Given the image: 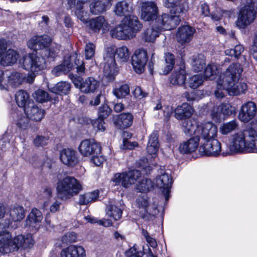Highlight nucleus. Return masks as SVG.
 <instances>
[{
    "label": "nucleus",
    "mask_w": 257,
    "mask_h": 257,
    "mask_svg": "<svg viewBox=\"0 0 257 257\" xmlns=\"http://www.w3.org/2000/svg\"><path fill=\"white\" fill-rule=\"evenodd\" d=\"M15 100L17 104L24 109L31 105L34 101L30 97L29 94L25 91L21 90L15 94Z\"/></svg>",
    "instance_id": "39"
},
{
    "label": "nucleus",
    "mask_w": 257,
    "mask_h": 257,
    "mask_svg": "<svg viewBox=\"0 0 257 257\" xmlns=\"http://www.w3.org/2000/svg\"><path fill=\"white\" fill-rule=\"evenodd\" d=\"M256 140L255 127L249 126L232 136L230 150L237 153L255 152Z\"/></svg>",
    "instance_id": "3"
},
{
    "label": "nucleus",
    "mask_w": 257,
    "mask_h": 257,
    "mask_svg": "<svg viewBox=\"0 0 257 257\" xmlns=\"http://www.w3.org/2000/svg\"><path fill=\"white\" fill-rule=\"evenodd\" d=\"M247 85L243 81H218L214 92L216 97L221 98L227 93L238 95L246 90Z\"/></svg>",
    "instance_id": "8"
},
{
    "label": "nucleus",
    "mask_w": 257,
    "mask_h": 257,
    "mask_svg": "<svg viewBox=\"0 0 257 257\" xmlns=\"http://www.w3.org/2000/svg\"><path fill=\"white\" fill-rule=\"evenodd\" d=\"M133 116L130 113H123L119 115L115 123L120 128H124L131 126L133 123Z\"/></svg>",
    "instance_id": "46"
},
{
    "label": "nucleus",
    "mask_w": 257,
    "mask_h": 257,
    "mask_svg": "<svg viewBox=\"0 0 257 257\" xmlns=\"http://www.w3.org/2000/svg\"><path fill=\"white\" fill-rule=\"evenodd\" d=\"M11 117L13 122L21 130H25L31 126L30 119L21 111L16 110L11 113Z\"/></svg>",
    "instance_id": "27"
},
{
    "label": "nucleus",
    "mask_w": 257,
    "mask_h": 257,
    "mask_svg": "<svg viewBox=\"0 0 257 257\" xmlns=\"http://www.w3.org/2000/svg\"><path fill=\"white\" fill-rule=\"evenodd\" d=\"M113 94L117 98H122L130 93V88L127 84L121 85L113 91Z\"/></svg>",
    "instance_id": "53"
},
{
    "label": "nucleus",
    "mask_w": 257,
    "mask_h": 257,
    "mask_svg": "<svg viewBox=\"0 0 257 257\" xmlns=\"http://www.w3.org/2000/svg\"><path fill=\"white\" fill-rule=\"evenodd\" d=\"M256 113L255 103L248 101L241 106L238 114V118L242 122H247L255 116Z\"/></svg>",
    "instance_id": "23"
},
{
    "label": "nucleus",
    "mask_w": 257,
    "mask_h": 257,
    "mask_svg": "<svg viewBox=\"0 0 257 257\" xmlns=\"http://www.w3.org/2000/svg\"><path fill=\"white\" fill-rule=\"evenodd\" d=\"M160 175L156 178V184L161 189L164 194L165 200L167 201L169 198V193L171 187L172 180L170 176V171H165L161 168Z\"/></svg>",
    "instance_id": "14"
},
{
    "label": "nucleus",
    "mask_w": 257,
    "mask_h": 257,
    "mask_svg": "<svg viewBox=\"0 0 257 257\" xmlns=\"http://www.w3.org/2000/svg\"><path fill=\"white\" fill-rule=\"evenodd\" d=\"M24 112L30 119L36 121H41L45 115L44 110L35 105L34 102L26 107Z\"/></svg>",
    "instance_id": "28"
},
{
    "label": "nucleus",
    "mask_w": 257,
    "mask_h": 257,
    "mask_svg": "<svg viewBox=\"0 0 257 257\" xmlns=\"http://www.w3.org/2000/svg\"><path fill=\"white\" fill-rule=\"evenodd\" d=\"M39 60V56L34 53L24 55L20 59L19 62L21 67L29 71L27 80H34L36 76L42 71Z\"/></svg>",
    "instance_id": "9"
},
{
    "label": "nucleus",
    "mask_w": 257,
    "mask_h": 257,
    "mask_svg": "<svg viewBox=\"0 0 257 257\" xmlns=\"http://www.w3.org/2000/svg\"><path fill=\"white\" fill-rule=\"evenodd\" d=\"M76 234L74 232H68L64 235L62 237V241L64 243H68L76 241Z\"/></svg>",
    "instance_id": "61"
},
{
    "label": "nucleus",
    "mask_w": 257,
    "mask_h": 257,
    "mask_svg": "<svg viewBox=\"0 0 257 257\" xmlns=\"http://www.w3.org/2000/svg\"><path fill=\"white\" fill-rule=\"evenodd\" d=\"M11 234L8 231L0 232V252L7 254L11 252Z\"/></svg>",
    "instance_id": "37"
},
{
    "label": "nucleus",
    "mask_w": 257,
    "mask_h": 257,
    "mask_svg": "<svg viewBox=\"0 0 257 257\" xmlns=\"http://www.w3.org/2000/svg\"><path fill=\"white\" fill-rule=\"evenodd\" d=\"M148 62V69L150 74L153 76L154 71L155 60L153 58V54L149 61V56L147 50L140 48L135 51L132 56L131 63L134 71L138 74L143 73L145 70L147 63Z\"/></svg>",
    "instance_id": "7"
},
{
    "label": "nucleus",
    "mask_w": 257,
    "mask_h": 257,
    "mask_svg": "<svg viewBox=\"0 0 257 257\" xmlns=\"http://www.w3.org/2000/svg\"><path fill=\"white\" fill-rule=\"evenodd\" d=\"M125 255L127 257H142L143 252L134 245L126 251Z\"/></svg>",
    "instance_id": "59"
},
{
    "label": "nucleus",
    "mask_w": 257,
    "mask_h": 257,
    "mask_svg": "<svg viewBox=\"0 0 257 257\" xmlns=\"http://www.w3.org/2000/svg\"><path fill=\"white\" fill-rule=\"evenodd\" d=\"M85 219L91 223H97L98 224L104 227H109L112 225L111 220L107 219H103L97 220L95 218L91 216H87L84 217Z\"/></svg>",
    "instance_id": "52"
},
{
    "label": "nucleus",
    "mask_w": 257,
    "mask_h": 257,
    "mask_svg": "<svg viewBox=\"0 0 257 257\" xmlns=\"http://www.w3.org/2000/svg\"><path fill=\"white\" fill-rule=\"evenodd\" d=\"M181 0H165L164 5L170 9L169 13L175 15H185L188 11V6L186 3H181Z\"/></svg>",
    "instance_id": "25"
},
{
    "label": "nucleus",
    "mask_w": 257,
    "mask_h": 257,
    "mask_svg": "<svg viewBox=\"0 0 257 257\" xmlns=\"http://www.w3.org/2000/svg\"><path fill=\"white\" fill-rule=\"evenodd\" d=\"M113 12L119 17L127 16L132 12V7L125 0H122L116 3Z\"/></svg>",
    "instance_id": "38"
},
{
    "label": "nucleus",
    "mask_w": 257,
    "mask_h": 257,
    "mask_svg": "<svg viewBox=\"0 0 257 257\" xmlns=\"http://www.w3.org/2000/svg\"><path fill=\"white\" fill-rule=\"evenodd\" d=\"M82 190L81 184L74 177L66 176L57 183L58 196L62 200L70 199L77 195Z\"/></svg>",
    "instance_id": "6"
},
{
    "label": "nucleus",
    "mask_w": 257,
    "mask_h": 257,
    "mask_svg": "<svg viewBox=\"0 0 257 257\" xmlns=\"http://www.w3.org/2000/svg\"><path fill=\"white\" fill-rule=\"evenodd\" d=\"M11 252L17 251L19 248L26 249L32 247L34 240L31 234L18 235L11 237Z\"/></svg>",
    "instance_id": "19"
},
{
    "label": "nucleus",
    "mask_w": 257,
    "mask_h": 257,
    "mask_svg": "<svg viewBox=\"0 0 257 257\" xmlns=\"http://www.w3.org/2000/svg\"><path fill=\"white\" fill-rule=\"evenodd\" d=\"M95 45L91 42L87 43L85 48V58L86 60H90L95 54Z\"/></svg>",
    "instance_id": "54"
},
{
    "label": "nucleus",
    "mask_w": 257,
    "mask_h": 257,
    "mask_svg": "<svg viewBox=\"0 0 257 257\" xmlns=\"http://www.w3.org/2000/svg\"><path fill=\"white\" fill-rule=\"evenodd\" d=\"M106 213L108 216L112 218L114 220H117L121 217L122 211L115 205H110L107 207Z\"/></svg>",
    "instance_id": "49"
},
{
    "label": "nucleus",
    "mask_w": 257,
    "mask_h": 257,
    "mask_svg": "<svg viewBox=\"0 0 257 257\" xmlns=\"http://www.w3.org/2000/svg\"><path fill=\"white\" fill-rule=\"evenodd\" d=\"M130 53L125 46L116 48L111 45L107 47L103 55L104 68L103 74L107 80H115V76L118 72V67L116 62V56L121 62H127Z\"/></svg>",
    "instance_id": "2"
},
{
    "label": "nucleus",
    "mask_w": 257,
    "mask_h": 257,
    "mask_svg": "<svg viewBox=\"0 0 257 257\" xmlns=\"http://www.w3.org/2000/svg\"><path fill=\"white\" fill-rule=\"evenodd\" d=\"M52 44V40L51 38L48 36H41L39 46L38 47L39 50L41 51L43 49H46Z\"/></svg>",
    "instance_id": "57"
},
{
    "label": "nucleus",
    "mask_w": 257,
    "mask_h": 257,
    "mask_svg": "<svg viewBox=\"0 0 257 257\" xmlns=\"http://www.w3.org/2000/svg\"><path fill=\"white\" fill-rule=\"evenodd\" d=\"M142 234L145 237L148 243L149 244L151 247L155 248L157 246V243L156 240L149 235V233L147 230L143 229Z\"/></svg>",
    "instance_id": "63"
},
{
    "label": "nucleus",
    "mask_w": 257,
    "mask_h": 257,
    "mask_svg": "<svg viewBox=\"0 0 257 257\" xmlns=\"http://www.w3.org/2000/svg\"><path fill=\"white\" fill-rule=\"evenodd\" d=\"M205 60L206 58L204 55L201 53L192 56L191 64L194 72H200L203 70L204 71L205 68L207 67L205 66ZM203 73L202 74H203Z\"/></svg>",
    "instance_id": "36"
},
{
    "label": "nucleus",
    "mask_w": 257,
    "mask_h": 257,
    "mask_svg": "<svg viewBox=\"0 0 257 257\" xmlns=\"http://www.w3.org/2000/svg\"><path fill=\"white\" fill-rule=\"evenodd\" d=\"M59 48L56 45L52 44L49 47L41 52V56H39L40 62L43 70L46 68V62L49 63L55 62L59 57Z\"/></svg>",
    "instance_id": "16"
},
{
    "label": "nucleus",
    "mask_w": 257,
    "mask_h": 257,
    "mask_svg": "<svg viewBox=\"0 0 257 257\" xmlns=\"http://www.w3.org/2000/svg\"><path fill=\"white\" fill-rule=\"evenodd\" d=\"M91 123L97 131L103 132L105 130L103 118L98 117L95 120H91Z\"/></svg>",
    "instance_id": "56"
},
{
    "label": "nucleus",
    "mask_w": 257,
    "mask_h": 257,
    "mask_svg": "<svg viewBox=\"0 0 257 257\" xmlns=\"http://www.w3.org/2000/svg\"><path fill=\"white\" fill-rule=\"evenodd\" d=\"M141 172L138 170H131L127 172L117 173L111 178L115 185H120L127 188L135 184L141 176Z\"/></svg>",
    "instance_id": "10"
},
{
    "label": "nucleus",
    "mask_w": 257,
    "mask_h": 257,
    "mask_svg": "<svg viewBox=\"0 0 257 257\" xmlns=\"http://www.w3.org/2000/svg\"><path fill=\"white\" fill-rule=\"evenodd\" d=\"M33 97L37 101L40 103L52 100L51 97L48 92L42 89H38L35 91L33 94Z\"/></svg>",
    "instance_id": "51"
},
{
    "label": "nucleus",
    "mask_w": 257,
    "mask_h": 257,
    "mask_svg": "<svg viewBox=\"0 0 257 257\" xmlns=\"http://www.w3.org/2000/svg\"><path fill=\"white\" fill-rule=\"evenodd\" d=\"M20 57V54L17 50L8 49L6 41V47L0 50V64L3 66H12L17 62Z\"/></svg>",
    "instance_id": "15"
},
{
    "label": "nucleus",
    "mask_w": 257,
    "mask_h": 257,
    "mask_svg": "<svg viewBox=\"0 0 257 257\" xmlns=\"http://www.w3.org/2000/svg\"><path fill=\"white\" fill-rule=\"evenodd\" d=\"M136 205L139 208L140 215L143 218L147 217L148 214L154 216L158 212L156 206L148 204V198L145 195L138 197Z\"/></svg>",
    "instance_id": "20"
},
{
    "label": "nucleus",
    "mask_w": 257,
    "mask_h": 257,
    "mask_svg": "<svg viewBox=\"0 0 257 257\" xmlns=\"http://www.w3.org/2000/svg\"><path fill=\"white\" fill-rule=\"evenodd\" d=\"M195 32L194 28L185 22L178 28L176 34V40L182 45L188 43L192 39Z\"/></svg>",
    "instance_id": "18"
},
{
    "label": "nucleus",
    "mask_w": 257,
    "mask_h": 257,
    "mask_svg": "<svg viewBox=\"0 0 257 257\" xmlns=\"http://www.w3.org/2000/svg\"><path fill=\"white\" fill-rule=\"evenodd\" d=\"M194 121L191 120H185L182 123V128L183 132L186 135H193L196 137H201L202 135L197 134L199 131H201L202 127L206 126L207 124H211L212 122L207 121L201 123L199 124L194 125Z\"/></svg>",
    "instance_id": "26"
},
{
    "label": "nucleus",
    "mask_w": 257,
    "mask_h": 257,
    "mask_svg": "<svg viewBox=\"0 0 257 257\" xmlns=\"http://www.w3.org/2000/svg\"><path fill=\"white\" fill-rule=\"evenodd\" d=\"M74 64V65L76 66V74L78 75V77L80 79H83V80H96L92 77H87L86 78L83 77L84 76L86 75L85 64L83 62L80 61V60L77 58V55L75 58Z\"/></svg>",
    "instance_id": "47"
},
{
    "label": "nucleus",
    "mask_w": 257,
    "mask_h": 257,
    "mask_svg": "<svg viewBox=\"0 0 257 257\" xmlns=\"http://www.w3.org/2000/svg\"><path fill=\"white\" fill-rule=\"evenodd\" d=\"M199 145L201 146V137L193 136L187 141L184 142L179 146V149L183 154H188L195 152Z\"/></svg>",
    "instance_id": "29"
},
{
    "label": "nucleus",
    "mask_w": 257,
    "mask_h": 257,
    "mask_svg": "<svg viewBox=\"0 0 257 257\" xmlns=\"http://www.w3.org/2000/svg\"><path fill=\"white\" fill-rule=\"evenodd\" d=\"M180 15L163 13L157 18L155 23L157 28L162 31L170 30L176 27L181 22Z\"/></svg>",
    "instance_id": "11"
},
{
    "label": "nucleus",
    "mask_w": 257,
    "mask_h": 257,
    "mask_svg": "<svg viewBox=\"0 0 257 257\" xmlns=\"http://www.w3.org/2000/svg\"><path fill=\"white\" fill-rule=\"evenodd\" d=\"M193 111V108L190 105L183 103L175 108L174 116L179 120L189 118L192 116Z\"/></svg>",
    "instance_id": "32"
},
{
    "label": "nucleus",
    "mask_w": 257,
    "mask_h": 257,
    "mask_svg": "<svg viewBox=\"0 0 257 257\" xmlns=\"http://www.w3.org/2000/svg\"><path fill=\"white\" fill-rule=\"evenodd\" d=\"M85 251L81 246L70 245L62 249L61 257H85Z\"/></svg>",
    "instance_id": "33"
},
{
    "label": "nucleus",
    "mask_w": 257,
    "mask_h": 257,
    "mask_svg": "<svg viewBox=\"0 0 257 257\" xmlns=\"http://www.w3.org/2000/svg\"><path fill=\"white\" fill-rule=\"evenodd\" d=\"M112 0H93L90 5V13L99 15L106 11L112 5Z\"/></svg>",
    "instance_id": "30"
},
{
    "label": "nucleus",
    "mask_w": 257,
    "mask_h": 257,
    "mask_svg": "<svg viewBox=\"0 0 257 257\" xmlns=\"http://www.w3.org/2000/svg\"><path fill=\"white\" fill-rule=\"evenodd\" d=\"M248 49L253 58L257 61V31L254 32L252 45L250 46Z\"/></svg>",
    "instance_id": "58"
},
{
    "label": "nucleus",
    "mask_w": 257,
    "mask_h": 257,
    "mask_svg": "<svg viewBox=\"0 0 257 257\" xmlns=\"http://www.w3.org/2000/svg\"><path fill=\"white\" fill-rule=\"evenodd\" d=\"M110 35L112 38L118 40H129L133 38L121 21L119 24L117 25L110 31Z\"/></svg>",
    "instance_id": "31"
},
{
    "label": "nucleus",
    "mask_w": 257,
    "mask_h": 257,
    "mask_svg": "<svg viewBox=\"0 0 257 257\" xmlns=\"http://www.w3.org/2000/svg\"><path fill=\"white\" fill-rule=\"evenodd\" d=\"M242 70L238 63L231 64L223 72L215 65L208 64L203 74H195L194 80H240Z\"/></svg>",
    "instance_id": "1"
},
{
    "label": "nucleus",
    "mask_w": 257,
    "mask_h": 257,
    "mask_svg": "<svg viewBox=\"0 0 257 257\" xmlns=\"http://www.w3.org/2000/svg\"><path fill=\"white\" fill-rule=\"evenodd\" d=\"M89 28L95 32H99L105 25V21L103 16H98L88 20Z\"/></svg>",
    "instance_id": "44"
},
{
    "label": "nucleus",
    "mask_w": 257,
    "mask_h": 257,
    "mask_svg": "<svg viewBox=\"0 0 257 257\" xmlns=\"http://www.w3.org/2000/svg\"><path fill=\"white\" fill-rule=\"evenodd\" d=\"M158 7L154 1H145L141 7V18L150 24L155 22L159 16Z\"/></svg>",
    "instance_id": "12"
},
{
    "label": "nucleus",
    "mask_w": 257,
    "mask_h": 257,
    "mask_svg": "<svg viewBox=\"0 0 257 257\" xmlns=\"http://www.w3.org/2000/svg\"><path fill=\"white\" fill-rule=\"evenodd\" d=\"M47 86L50 91L58 94H67L70 88V84L65 81H59L53 86L50 84Z\"/></svg>",
    "instance_id": "42"
},
{
    "label": "nucleus",
    "mask_w": 257,
    "mask_h": 257,
    "mask_svg": "<svg viewBox=\"0 0 257 257\" xmlns=\"http://www.w3.org/2000/svg\"><path fill=\"white\" fill-rule=\"evenodd\" d=\"M159 147L158 135L157 132H154L149 136L147 152L152 158H155L157 156Z\"/></svg>",
    "instance_id": "35"
},
{
    "label": "nucleus",
    "mask_w": 257,
    "mask_h": 257,
    "mask_svg": "<svg viewBox=\"0 0 257 257\" xmlns=\"http://www.w3.org/2000/svg\"><path fill=\"white\" fill-rule=\"evenodd\" d=\"M121 21L133 38L136 36L137 33L140 31L143 27L138 18L134 15L125 16Z\"/></svg>",
    "instance_id": "21"
},
{
    "label": "nucleus",
    "mask_w": 257,
    "mask_h": 257,
    "mask_svg": "<svg viewBox=\"0 0 257 257\" xmlns=\"http://www.w3.org/2000/svg\"><path fill=\"white\" fill-rule=\"evenodd\" d=\"M72 58L71 55L64 56L60 64L55 66L51 70V75L55 77L66 75L70 72L74 68Z\"/></svg>",
    "instance_id": "17"
},
{
    "label": "nucleus",
    "mask_w": 257,
    "mask_h": 257,
    "mask_svg": "<svg viewBox=\"0 0 257 257\" xmlns=\"http://www.w3.org/2000/svg\"><path fill=\"white\" fill-rule=\"evenodd\" d=\"M60 158L63 164L69 166H73L78 162L75 152L70 149H63L60 153Z\"/></svg>",
    "instance_id": "34"
},
{
    "label": "nucleus",
    "mask_w": 257,
    "mask_h": 257,
    "mask_svg": "<svg viewBox=\"0 0 257 257\" xmlns=\"http://www.w3.org/2000/svg\"><path fill=\"white\" fill-rule=\"evenodd\" d=\"M11 219L15 222L21 221L25 217L24 208L20 206H14L10 210Z\"/></svg>",
    "instance_id": "48"
},
{
    "label": "nucleus",
    "mask_w": 257,
    "mask_h": 257,
    "mask_svg": "<svg viewBox=\"0 0 257 257\" xmlns=\"http://www.w3.org/2000/svg\"><path fill=\"white\" fill-rule=\"evenodd\" d=\"M84 4V1L83 0H78L75 3V6L74 8H75V11L74 12L75 14L80 18H83L84 15L83 11V6Z\"/></svg>",
    "instance_id": "60"
},
{
    "label": "nucleus",
    "mask_w": 257,
    "mask_h": 257,
    "mask_svg": "<svg viewBox=\"0 0 257 257\" xmlns=\"http://www.w3.org/2000/svg\"><path fill=\"white\" fill-rule=\"evenodd\" d=\"M256 16L257 0H246L237 13L236 27L240 30L246 29L254 21Z\"/></svg>",
    "instance_id": "5"
},
{
    "label": "nucleus",
    "mask_w": 257,
    "mask_h": 257,
    "mask_svg": "<svg viewBox=\"0 0 257 257\" xmlns=\"http://www.w3.org/2000/svg\"><path fill=\"white\" fill-rule=\"evenodd\" d=\"M180 60L178 64L179 68L175 70L171 74L168 80H187V77H189L188 80H193L195 79L194 75L191 76L189 71L186 70L185 60L184 57L185 54L184 52L180 51L179 53Z\"/></svg>",
    "instance_id": "13"
},
{
    "label": "nucleus",
    "mask_w": 257,
    "mask_h": 257,
    "mask_svg": "<svg viewBox=\"0 0 257 257\" xmlns=\"http://www.w3.org/2000/svg\"><path fill=\"white\" fill-rule=\"evenodd\" d=\"M80 153L84 156H90L100 153L99 145L93 140H85L82 141L79 147Z\"/></svg>",
    "instance_id": "24"
},
{
    "label": "nucleus",
    "mask_w": 257,
    "mask_h": 257,
    "mask_svg": "<svg viewBox=\"0 0 257 257\" xmlns=\"http://www.w3.org/2000/svg\"><path fill=\"white\" fill-rule=\"evenodd\" d=\"M239 128V123L236 119L222 123L219 127V133L223 136H227Z\"/></svg>",
    "instance_id": "40"
},
{
    "label": "nucleus",
    "mask_w": 257,
    "mask_h": 257,
    "mask_svg": "<svg viewBox=\"0 0 257 257\" xmlns=\"http://www.w3.org/2000/svg\"><path fill=\"white\" fill-rule=\"evenodd\" d=\"M235 112V108L229 103H223L214 106L211 115L214 120H219L222 117L229 116Z\"/></svg>",
    "instance_id": "22"
},
{
    "label": "nucleus",
    "mask_w": 257,
    "mask_h": 257,
    "mask_svg": "<svg viewBox=\"0 0 257 257\" xmlns=\"http://www.w3.org/2000/svg\"><path fill=\"white\" fill-rule=\"evenodd\" d=\"M161 31L156 27H152L146 29L143 33L142 39L145 42H154L159 36Z\"/></svg>",
    "instance_id": "45"
},
{
    "label": "nucleus",
    "mask_w": 257,
    "mask_h": 257,
    "mask_svg": "<svg viewBox=\"0 0 257 257\" xmlns=\"http://www.w3.org/2000/svg\"><path fill=\"white\" fill-rule=\"evenodd\" d=\"M41 212L37 208H33L29 213L26 219V224L29 226L36 227L42 220Z\"/></svg>",
    "instance_id": "41"
},
{
    "label": "nucleus",
    "mask_w": 257,
    "mask_h": 257,
    "mask_svg": "<svg viewBox=\"0 0 257 257\" xmlns=\"http://www.w3.org/2000/svg\"><path fill=\"white\" fill-rule=\"evenodd\" d=\"M111 111L107 105H103L99 109L98 117L103 119L107 117L110 114Z\"/></svg>",
    "instance_id": "62"
},
{
    "label": "nucleus",
    "mask_w": 257,
    "mask_h": 257,
    "mask_svg": "<svg viewBox=\"0 0 257 257\" xmlns=\"http://www.w3.org/2000/svg\"><path fill=\"white\" fill-rule=\"evenodd\" d=\"M74 84L84 93L93 91L98 86L97 81H74Z\"/></svg>",
    "instance_id": "43"
},
{
    "label": "nucleus",
    "mask_w": 257,
    "mask_h": 257,
    "mask_svg": "<svg viewBox=\"0 0 257 257\" xmlns=\"http://www.w3.org/2000/svg\"><path fill=\"white\" fill-rule=\"evenodd\" d=\"M164 59L166 64L172 65L174 66L175 64V57L171 52H166L164 54Z\"/></svg>",
    "instance_id": "64"
},
{
    "label": "nucleus",
    "mask_w": 257,
    "mask_h": 257,
    "mask_svg": "<svg viewBox=\"0 0 257 257\" xmlns=\"http://www.w3.org/2000/svg\"><path fill=\"white\" fill-rule=\"evenodd\" d=\"M50 142L48 137L37 136L34 140V144L37 147H44L47 145Z\"/></svg>",
    "instance_id": "55"
},
{
    "label": "nucleus",
    "mask_w": 257,
    "mask_h": 257,
    "mask_svg": "<svg viewBox=\"0 0 257 257\" xmlns=\"http://www.w3.org/2000/svg\"><path fill=\"white\" fill-rule=\"evenodd\" d=\"M218 128L214 123L207 124L197 134L202 135L200 151L207 156H217L221 151V143L217 139Z\"/></svg>",
    "instance_id": "4"
},
{
    "label": "nucleus",
    "mask_w": 257,
    "mask_h": 257,
    "mask_svg": "<svg viewBox=\"0 0 257 257\" xmlns=\"http://www.w3.org/2000/svg\"><path fill=\"white\" fill-rule=\"evenodd\" d=\"M154 187V183L151 180L148 178L143 179L139 182L137 189L140 192H147L149 191Z\"/></svg>",
    "instance_id": "50"
}]
</instances>
